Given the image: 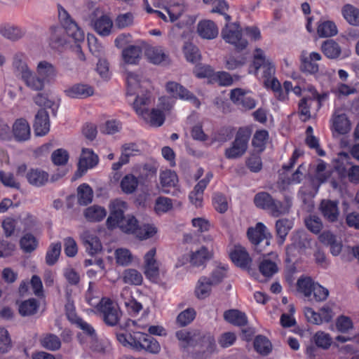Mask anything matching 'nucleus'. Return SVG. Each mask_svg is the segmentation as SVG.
I'll return each mask as SVG.
<instances>
[{
	"mask_svg": "<svg viewBox=\"0 0 359 359\" xmlns=\"http://www.w3.org/2000/svg\"><path fill=\"white\" fill-rule=\"evenodd\" d=\"M57 75V71L52 63L41 60L37 63L35 72L31 71L25 86L31 90L40 92L46 84L54 81Z\"/></svg>",
	"mask_w": 359,
	"mask_h": 359,
	"instance_id": "obj_1",
	"label": "nucleus"
},
{
	"mask_svg": "<svg viewBox=\"0 0 359 359\" xmlns=\"http://www.w3.org/2000/svg\"><path fill=\"white\" fill-rule=\"evenodd\" d=\"M123 232L133 234L140 240H147L157 233V228L150 224H140L137 219L130 215H126L118 221L117 226Z\"/></svg>",
	"mask_w": 359,
	"mask_h": 359,
	"instance_id": "obj_2",
	"label": "nucleus"
},
{
	"mask_svg": "<svg viewBox=\"0 0 359 359\" xmlns=\"http://www.w3.org/2000/svg\"><path fill=\"white\" fill-rule=\"evenodd\" d=\"M221 35L225 42L233 45L238 50L248 46V41L242 37L241 28L238 22H227L222 28Z\"/></svg>",
	"mask_w": 359,
	"mask_h": 359,
	"instance_id": "obj_3",
	"label": "nucleus"
},
{
	"mask_svg": "<svg viewBox=\"0 0 359 359\" xmlns=\"http://www.w3.org/2000/svg\"><path fill=\"white\" fill-rule=\"evenodd\" d=\"M247 236L251 243L254 245L256 252H261L260 243H264V247L270 245V240L272 237L266 226L262 222H258L255 227L248 229Z\"/></svg>",
	"mask_w": 359,
	"mask_h": 359,
	"instance_id": "obj_4",
	"label": "nucleus"
},
{
	"mask_svg": "<svg viewBox=\"0 0 359 359\" xmlns=\"http://www.w3.org/2000/svg\"><path fill=\"white\" fill-rule=\"evenodd\" d=\"M249 139L250 133L248 131L240 129L236 135L231 147L225 150L224 155L226 158L234 159L242 156L247 150Z\"/></svg>",
	"mask_w": 359,
	"mask_h": 359,
	"instance_id": "obj_5",
	"label": "nucleus"
},
{
	"mask_svg": "<svg viewBox=\"0 0 359 359\" xmlns=\"http://www.w3.org/2000/svg\"><path fill=\"white\" fill-rule=\"evenodd\" d=\"M58 15L67 35L72 37L76 43L83 42L85 39L83 31L79 27L67 11L62 6L58 7Z\"/></svg>",
	"mask_w": 359,
	"mask_h": 359,
	"instance_id": "obj_6",
	"label": "nucleus"
},
{
	"mask_svg": "<svg viewBox=\"0 0 359 359\" xmlns=\"http://www.w3.org/2000/svg\"><path fill=\"white\" fill-rule=\"evenodd\" d=\"M175 336L180 341V348H182L184 356H189V347L194 346L197 344L198 341L203 340V337L201 332L194 330L192 332H187L186 330H179L176 332Z\"/></svg>",
	"mask_w": 359,
	"mask_h": 359,
	"instance_id": "obj_7",
	"label": "nucleus"
},
{
	"mask_svg": "<svg viewBox=\"0 0 359 359\" xmlns=\"http://www.w3.org/2000/svg\"><path fill=\"white\" fill-rule=\"evenodd\" d=\"M126 208L127 203L120 199H115L110 203V214L106 221L109 229L116 228L118 221L126 216L124 215V211Z\"/></svg>",
	"mask_w": 359,
	"mask_h": 359,
	"instance_id": "obj_8",
	"label": "nucleus"
},
{
	"mask_svg": "<svg viewBox=\"0 0 359 359\" xmlns=\"http://www.w3.org/2000/svg\"><path fill=\"white\" fill-rule=\"evenodd\" d=\"M319 211L325 221L329 223H336L340 217L339 202L330 199H323L319 205Z\"/></svg>",
	"mask_w": 359,
	"mask_h": 359,
	"instance_id": "obj_9",
	"label": "nucleus"
},
{
	"mask_svg": "<svg viewBox=\"0 0 359 359\" xmlns=\"http://www.w3.org/2000/svg\"><path fill=\"white\" fill-rule=\"evenodd\" d=\"M322 60V56L319 53L311 52L307 53L306 50L302 52L300 56L301 70L309 74H316L319 71L318 65L316 64L317 61Z\"/></svg>",
	"mask_w": 359,
	"mask_h": 359,
	"instance_id": "obj_10",
	"label": "nucleus"
},
{
	"mask_svg": "<svg viewBox=\"0 0 359 359\" xmlns=\"http://www.w3.org/2000/svg\"><path fill=\"white\" fill-rule=\"evenodd\" d=\"M156 248L150 249L144 255V274L147 278L156 281L159 276L158 264L155 259Z\"/></svg>",
	"mask_w": 359,
	"mask_h": 359,
	"instance_id": "obj_11",
	"label": "nucleus"
},
{
	"mask_svg": "<svg viewBox=\"0 0 359 359\" xmlns=\"http://www.w3.org/2000/svg\"><path fill=\"white\" fill-rule=\"evenodd\" d=\"M166 90L174 97H179L180 99H185L193 102L194 104L198 107L201 104L198 99L187 90L182 85L174 82L170 81L166 84Z\"/></svg>",
	"mask_w": 359,
	"mask_h": 359,
	"instance_id": "obj_12",
	"label": "nucleus"
},
{
	"mask_svg": "<svg viewBox=\"0 0 359 359\" xmlns=\"http://www.w3.org/2000/svg\"><path fill=\"white\" fill-rule=\"evenodd\" d=\"M332 127L338 134L344 135L351 130V122L347 115L339 109H336L332 116Z\"/></svg>",
	"mask_w": 359,
	"mask_h": 359,
	"instance_id": "obj_13",
	"label": "nucleus"
},
{
	"mask_svg": "<svg viewBox=\"0 0 359 359\" xmlns=\"http://www.w3.org/2000/svg\"><path fill=\"white\" fill-rule=\"evenodd\" d=\"M12 133L18 142H25L29 140L31 128L28 121L22 118L16 119L13 124Z\"/></svg>",
	"mask_w": 359,
	"mask_h": 359,
	"instance_id": "obj_14",
	"label": "nucleus"
},
{
	"mask_svg": "<svg viewBox=\"0 0 359 359\" xmlns=\"http://www.w3.org/2000/svg\"><path fill=\"white\" fill-rule=\"evenodd\" d=\"M231 101L245 109H252L255 107L256 102L253 97L248 95L241 88H235L231 91Z\"/></svg>",
	"mask_w": 359,
	"mask_h": 359,
	"instance_id": "obj_15",
	"label": "nucleus"
},
{
	"mask_svg": "<svg viewBox=\"0 0 359 359\" xmlns=\"http://www.w3.org/2000/svg\"><path fill=\"white\" fill-rule=\"evenodd\" d=\"M13 67L17 75L23 81L25 85L28 80L32 69L28 67L26 57L22 53H18L13 56Z\"/></svg>",
	"mask_w": 359,
	"mask_h": 359,
	"instance_id": "obj_16",
	"label": "nucleus"
},
{
	"mask_svg": "<svg viewBox=\"0 0 359 359\" xmlns=\"http://www.w3.org/2000/svg\"><path fill=\"white\" fill-rule=\"evenodd\" d=\"M98 163V156L91 149H83L82 154L78 163V170L81 176L88 168L95 166Z\"/></svg>",
	"mask_w": 359,
	"mask_h": 359,
	"instance_id": "obj_17",
	"label": "nucleus"
},
{
	"mask_svg": "<svg viewBox=\"0 0 359 359\" xmlns=\"http://www.w3.org/2000/svg\"><path fill=\"white\" fill-rule=\"evenodd\" d=\"M197 33L202 39L212 40L218 36L219 29L213 21L203 20L197 25Z\"/></svg>",
	"mask_w": 359,
	"mask_h": 359,
	"instance_id": "obj_18",
	"label": "nucleus"
},
{
	"mask_svg": "<svg viewBox=\"0 0 359 359\" xmlns=\"http://www.w3.org/2000/svg\"><path fill=\"white\" fill-rule=\"evenodd\" d=\"M33 127L35 134L38 136H43L48 133L50 130L49 115L46 109H41L38 111L35 116Z\"/></svg>",
	"mask_w": 359,
	"mask_h": 359,
	"instance_id": "obj_19",
	"label": "nucleus"
},
{
	"mask_svg": "<svg viewBox=\"0 0 359 359\" xmlns=\"http://www.w3.org/2000/svg\"><path fill=\"white\" fill-rule=\"evenodd\" d=\"M292 205V198L290 196H285L284 201L273 198L267 212L273 217H279L287 215L290 211Z\"/></svg>",
	"mask_w": 359,
	"mask_h": 359,
	"instance_id": "obj_20",
	"label": "nucleus"
},
{
	"mask_svg": "<svg viewBox=\"0 0 359 359\" xmlns=\"http://www.w3.org/2000/svg\"><path fill=\"white\" fill-rule=\"evenodd\" d=\"M64 92L69 97L83 99L93 94V88L88 85L77 83L66 88Z\"/></svg>",
	"mask_w": 359,
	"mask_h": 359,
	"instance_id": "obj_21",
	"label": "nucleus"
},
{
	"mask_svg": "<svg viewBox=\"0 0 359 359\" xmlns=\"http://www.w3.org/2000/svg\"><path fill=\"white\" fill-rule=\"evenodd\" d=\"M81 238L88 254L93 255L102 250L99 238L89 231H85L81 235Z\"/></svg>",
	"mask_w": 359,
	"mask_h": 359,
	"instance_id": "obj_22",
	"label": "nucleus"
},
{
	"mask_svg": "<svg viewBox=\"0 0 359 359\" xmlns=\"http://www.w3.org/2000/svg\"><path fill=\"white\" fill-rule=\"evenodd\" d=\"M232 262L241 268H247L252 262L249 254L242 246H235V249L230 254Z\"/></svg>",
	"mask_w": 359,
	"mask_h": 359,
	"instance_id": "obj_23",
	"label": "nucleus"
},
{
	"mask_svg": "<svg viewBox=\"0 0 359 359\" xmlns=\"http://www.w3.org/2000/svg\"><path fill=\"white\" fill-rule=\"evenodd\" d=\"M320 50L324 55L330 60L338 59L341 54V46L333 39H327L323 41Z\"/></svg>",
	"mask_w": 359,
	"mask_h": 359,
	"instance_id": "obj_24",
	"label": "nucleus"
},
{
	"mask_svg": "<svg viewBox=\"0 0 359 359\" xmlns=\"http://www.w3.org/2000/svg\"><path fill=\"white\" fill-rule=\"evenodd\" d=\"M203 352H195L190 355L192 359H205L208 355L212 353L215 348V341L213 337L210 335L203 336L201 341Z\"/></svg>",
	"mask_w": 359,
	"mask_h": 359,
	"instance_id": "obj_25",
	"label": "nucleus"
},
{
	"mask_svg": "<svg viewBox=\"0 0 359 359\" xmlns=\"http://www.w3.org/2000/svg\"><path fill=\"white\" fill-rule=\"evenodd\" d=\"M141 116L144 121L151 126L159 127L162 126L165 121V114L161 109H153L150 112L146 110Z\"/></svg>",
	"mask_w": 359,
	"mask_h": 359,
	"instance_id": "obj_26",
	"label": "nucleus"
},
{
	"mask_svg": "<svg viewBox=\"0 0 359 359\" xmlns=\"http://www.w3.org/2000/svg\"><path fill=\"white\" fill-rule=\"evenodd\" d=\"M293 222L288 219H279L276 221L275 228L278 237V243L283 244L289 231L292 229Z\"/></svg>",
	"mask_w": 359,
	"mask_h": 359,
	"instance_id": "obj_27",
	"label": "nucleus"
},
{
	"mask_svg": "<svg viewBox=\"0 0 359 359\" xmlns=\"http://www.w3.org/2000/svg\"><path fill=\"white\" fill-rule=\"evenodd\" d=\"M142 48L139 46H128L122 51L123 61L130 65H136L141 59Z\"/></svg>",
	"mask_w": 359,
	"mask_h": 359,
	"instance_id": "obj_28",
	"label": "nucleus"
},
{
	"mask_svg": "<svg viewBox=\"0 0 359 359\" xmlns=\"http://www.w3.org/2000/svg\"><path fill=\"white\" fill-rule=\"evenodd\" d=\"M315 283L309 276H301L297 282V292L307 300L310 299L312 297V290Z\"/></svg>",
	"mask_w": 359,
	"mask_h": 359,
	"instance_id": "obj_29",
	"label": "nucleus"
},
{
	"mask_svg": "<svg viewBox=\"0 0 359 359\" xmlns=\"http://www.w3.org/2000/svg\"><path fill=\"white\" fill-rule=\"evenodd\" d=\"M28 182L36 187H41L44 185L48 180V174L40 169H31L26 174Z\"/></svg>",
	"mask_w": 359,
	"mask_h": 359,
	"instance_id": "obj_30",
	"label": "nucleus"
},
{
	"mask_svg": "<svg viewBox=\"0 0 359 359\" xmlns=\"http://www.w3.org/2000/svg\"><path fill=\"white\" fill-rule=\"evenodd\" d=\"M146 55L149 60L155 64L168 63V55L161 47H150L147 49Z\"/></svg>",
	"mask_w": 359,
	"mask_h": 359,
	"instance_id": "obj_31",
	"label": "nucleus"
},
{
	"mask_svg": "<svg viewBox=\"0 0 359 359\" xmlns=\"http://www.w3.org/2000/svg\"><path fill=\"white\" fill-rule=\"evenodd\" d=\"M83 215L90 222H99L106 217L107 210L103 207L94 205L87 208L84 210Z\"/></svg>",
	"mask_w": 359,
	"mask_h": 359,
	"instance_id": "obj_32",
	"label": "nucleus"
},
{
	"mask_svg": "<svg viewBox=\"0 0 359 359\" xmlns=\"http://www.w3.org/2000/svg\"><path fill=\"white\" fill-rule=\"evenodd\" d=\"M292 245L299 250L310 248L311 239L309 236L304 231H295L291 238Z\"/></svg>",
	"mask_w": 359,
	"mask_h": 359,
	"instance_id": "obj_33",
	"label": "nucleus"
},
{
	"mask_svg": "<svg viewBox=\"0 0 359 359\" xmlns=\"http://www.w3.org/2000/svg\"><path fill=\"white\" fill-rule=\"evenodd\" d=\"M341 14L346 22L353 26H359V9L346 4L341 8Z\"/></svg>",
	"mask_w": 359,
	"mask_h": 359,
	"instance_id": "obj_34",
	"label": "nucleus"
},
{
	"mask_svg": "<svg viewBox=\"0 0 359 359\" xmlns=\"http://www.w3.org/2000/svg\"><path fill=\"white\" fill-rule=\"evenodd\" d=\"M67 319L72 324L81 329L83 333L91 337L93 339H96L97 336L95 329L79 316H67Z\"/></svg>",
	"mask_w": 359,
	"mask_h": 359,
	"instance_id": "obj_35",
	"label": "nucleus"
},
{
	"mask_svg": "<svg viewBox=\"0 0 359 359\" xmlns=\"http://www.w3.org/2000/svg\"><path fill=\"white\" fill-rule=\"evenodd\" d=\"M113 25L111 20L107 15H102L94 22V29L101 36H108Z\"/></svg>",
	"mask_w": 359,
	"mask_h": 359,
	"instance_id": "obj_36",
	"label": "nucleus"
},
{
	"mask_svg": "<svg viewBox=\"0 0 359 359\" xmlns=\"http://www.w3.org/2000/svg\"><path fill=\"white\" fill-rule=\"evenodd\" d=\"M41 345L46 349L55 351L61 347V341L60 338L54 334L48 333L40 339Z\"/></svg>",
	"mask_w": 359,
	"mask_h": 359,
	"instance_id": "obj_37",
	"label": "nucleus"
},
{
	"mask_svg": "<svg viewBox=\"0 0 359 359\" xmlns=\"http://www.w3.org/2000/svg\"><path fill=\"white\" fill-rule=\"evenodd\" d=\"M212 286L207 276L201 277L196 287V295L201 299L208 297L210 294Z\"/></svg>",
	"mask_w": 359,
	"mask_h": 359,
	"instance_id": "obj_38",
	"label": "nucleus"
},
{
	"mask_svg": "<svg viewBox=\"0 0 359 359\" xmlns=\"http://www.w3.org/2000/svg\"><path fill=\"white\" fill-rule=\"evenodd\" d=\"M0 33L3 36L11 41H17L25 34V32L20 27L13 25L1 27Z\"/></svg>",
	"mask_w": 359,
	"mask_h": 359,
	"instance_id": "obj_39",
	"label": "nucleus"
},
{
	"mask_svg": "<svg viewBox=\"0 0 359 359\" xmlns=\"http://www.w3.org/2000/svg\"><path fill=\"white\" fill-rule=\"evenodd\" d=\"M127 95H133L140 93V89L142 88V80L140 76L134 73L129 72L127 75Z\"/></svg>",
	"mask_w": 359,
	"mask_h": 359,
	"instance_id": "obj_40",
	"label": "nucleus"
},
{
	"mask_svg": "<svg viewBox=\"0 0 359 359\" xmlns=\"http://www.w3.org/2000/svg\"><path fill=\"white\" fill-rule=\"evenodd\" d=\"M78 202L81 205H87L93 201V191L91 187L86 184H81L78 189Z\"/></svg>",
	"mask_w": 359,
	"mask_h": 359,
	"instance_id": "obj_41",
	"label": "nucleus"
},
{
	"mask_svg": "<svg viewBox=\"0 0 359 359\" xmlns=\"http://www.w3.org/2000/svg\"><path fill=\"white\" fill-rule=\"evenodd\" d=\"M39 311L43 312V309L40 310L39 302L34 298L24 301L19 305L20 314H34Z\"/></svg>",
	"mask_w": 359,
	"mask_h": 359,
	"instance_id": "obj_42",
	"label": "nucleus"
},
{
	"mask_svg": "<svg viewBox=\"0 0 359 359\" xmlns=\"http://www.w3.org/2000/svg\"><path fill=\"white\" fill-rule=\"evenodd\" d=\"M273 200V198L268 192L261 191L255 194L253 201L257 208L267 211Z\"/></svg>",
	"mask_w": 359,
	"mask_h": 359,
	"instance_id": "obj_43",
	"label": "nucleus"
},
{
	"mask_svg": "<svg viewBox=\"0 0 359 359\" xmlns=\"http://www.w3.org/2000/svg\"><path fill=\"white\" fill-rule=\"evenodd\" d=\"M141 350H145L149 353L156 354L160 352L161 346L156 339L147 334H143Z\"/></svg>",
	"mask_w": 359,
	"mask_h": 359,
	"instance_id": "obj_44",
	"label": "nucleus"
},
{
	"mask_svg": "<svg viewBox=\"0 0 359 359\" xmlns=\"http://www.w3.org/2000/svg\"><path fill=\"white\" fill-rule=\"evenodd\" d=\"M62 245L60 242L51 243L46 255V263L49 266L54 265L60 255Z\"/></svg>",
	"mask_w": 359,
	"mask_h": 359,
	"instance_id": "obj_45",
	"label": "nucleus"
},
{
	"mask_svg": "<svg viewBox=\"0 0 359 359\" xmlns=\"http://www.w3.org/2000/svg\"><path fill=\"white\" fill-rule=\"evenodd\" d=\"M97 309L102 314H116L118 304L109 298H102L97 304Z\"/></svg>",
	"mask_w": 359,
	"mask_h": 359,
	"instance_id": "obj_46",
	"label": "nucleus"
},
{
	"mask_svg": "<svg viewBox=\"0 0 359 359\" xmlns=\"http://www.w3.org/2000/svg\"><path fill=\"white\" fill-rule=\"evenodd\" d=\"M306 228L313 233L318 234L323 228L321 219L315 215H310L304 219Z\"/></svg>",
	"mask_w": 359,
	"mask_h": 359,
	"instance_id": "obj_47",
	"label": "nucleus"
},
{
	"mask_svg": "<svg viewBox=\"0 0 359 359\" xmlns=\"http://www.w3.org/2000/svg\"><path fill=\"white\" fill-rule=\"evenodd\" d=\"M142 280V274L136 269H126L123 273V280L126 284L139 285Z\"/></svg>",
	"mask_w": 359,
	"mask_h": 359,
	"instance_id": "obj_48",
	"label": "nucleus"
},
{
	"mask_svg": "<svg viewBox=\"0 0 359 359\" xmlns=\"http://www.w3.org/2000/svg\"><path fill=\"white\" fill-rule=\"evenodd\" d=\"M254 347L259 353L262 355H267L271 352L272 345L266 337L258 335L254 341Z\"/></svg>",
	"mask_w": 359,
	"mask_h": 359,
	"instance_id": "obj_49",
	"label": "nucleus"
},
{
	"mask_svg": "<svg viewBox=\"0 0 359 359\" xmlns=\"http://www.w3.org/2000/svg\"><path fill=\"white\" fill-rule=\"evenodd\" d=\"M318 34L320 37H330L337 34V28L332 21H325L318 25Z\"/></svg>",
	"mask_w": 359,
	"mask_h": 359,
	"instance_id": "obj_50",
	"label": "nucleus"
},
{
	"mask_svg": "<svg viewBox=\"0 0 359 359\" xmlns=\"http://www.w3.org/2000/svg\"><path fill=\"white\" fill-rule=\"evenodd\" d=\"M138 180L133 175H126L121 182L122 191L126 194H132L137 189Z\"/></svg>",
	"mask_w": 359,
	"mask_h": 359,
	"instance_id": "obj_51",
	"label": "nucleus"
},
{
	"mask_svg": "<svg viewBox=\"0 0 359 359\" xmlns=\"http://www.w3.org/2000/svg\"><path fill=\"white\" fill-rule=\"evenodd\" d=\"M173 208L172 200L168 197L159 196L155 202V211L157 214L166 213Z\"/></svg>",
	"mask_w": 359,
	"mask_h": 359,
	"instance_id": "obj_52",
	"label": "nucleus"
},
{
	"mask_svg": "<svg viewBox=\"0 0 359 359\" xmlns=\"http://www.w3.org/2000/svg\"><path fill=\"white\" fill-rule=\"evenodd\" d=\"M160 181L163 188H168L175 187L178 179L175 172L167 170L161 172Z\"/></svg>",
	"mask_w": 359,
	"mask_h": 359,
	"instance_id": "obj_53",
	"label": "nucleus"
},
{
	"mask_svg": "<svg viewBox=\"0 0 359 359\" xmlns=\"http://www.w3.org/2000/svg\"><path fill=\"white\" fill-rule=\"evenodd\" d=\"M208 259V250L202 247L200 250L192 252L190 255V262L194 266L203 265Z\"/></svg>",
	"mask_w": 359,
	"mask_h": 359,
	"instance_id": "obj_54",
	"label": "nucleus"
},
{
	"mask_svg": "<svg viewBox=\"0 0 359 359\" xmlns=\"http://www.w3.org/2000/svg\"><path fill=\"white\" fill-rule=\"evenodd\" d=\"M328 296L329 290L316 282L312 290V297L308 301L323 302L327 299Z\"/></svg>",
	"mask_w": 359,
	"mask_h": 359,
	"instance_id": "obj_55",
	"label": "nucleus"
},
{
	"mask_svg": "<svg viewBox=\"0 0 359 359\" xmlns=\"http://www.w3.org/2000/svg\"><path fill=\"white\" fill-rule=\"evenodd\" d=\"M20 244L25 252H31L36 248L38 242L32 234L28 233L22 237Z\"/></svg>",
	"mask_w": 359,
	"mask_h": 359,
	"instance_id": "obj_56",
	"label": "nucleus"
},
{
	"mask_svg": "<svg viewBox=\"0 0 359 359\" xmlns=\"http://www.w3.org/2000/svg\"><path fill=\"white\" fill-rule=\"evenodd\" d=\"M184 53L187 61L195 63L200 60L201 55L198 48L191 43L184 46Z\"/></svg>",
	"mask_w": 359,
	"mask_h": 359,
	"instance_id": "obj_57",
	"label": "nucleus"
},
{
	"mask_svg": "<svg viewBox=\"0 0 359 359\" xmlns=\"http://www.w3.org/2000/svg\"><path fill=\"white\" fill-rule=\"evenodd\" d=\"M0 181L6 187L15 189L20 188V182L15 178L12 172L0 170Z\"/></svg>",
	"mask_w": 359,
	"mask_h": 359,
	"instance_id": "obj_58",
	"label": "nucleus"
},
{
	"mask_svg": "<svg viewBox=\"0 0 359 359\" xmlns=\"http://www.w3.org/2000/svg\"><path fill=\"white\" fill-rule=\"evenodd\" d=\"M259 269L262 275L266 277H271L278 271L276 264L269 259H264L261 262Z\"/></svg>",
	"mask_w": 359,
	"mask_h": 359,
	"instance_id": "obj_59",
	"label": "nucleus"
},
{
	"mask_svg": "<svg viewBox=\"0 0 359 359\" xmlns=\"http://www.w3.org/2000/svg\"><path fill=\"white\" fill-rule=\"evenodd\" d=\"M264 85L276 93L278 100H284L285 99V93L283 91L281 85L276 78L273 77L269 79H266L264 81Z\"/></svg>",
	"mask_w": 359,
	"mask_h": 359,
	"instance_id": "obj_60",
	"label": "nucleus"
},
{
	"mask_svg": "<svg viewBox=\"0 0 359 359\" xmlns=\"http://www.w3.org/2000/svg\"><path fill=\"white\" fill-rule=\"evenodd\" d=\"M137 94V97L133 102V108L136 113L139 116H141L142 114H144V112L146 110H147V109L144 108L143 107L149 104V96L147 94H143L142 95H140L139 93Z\"/></svg>",
	"mask_w": 359,
	"mask_h": 359,
	"instance_id": "obj_61",
	"label": "nucleus"
},
{
	"mask_svg": "<svg viewBox=\"0 0 359 359\" xmlns=\"http://www.w3.org/2000/svg\"><path fill=\"white\" fill-rule=\"evenodd\" d=\"M226 270L227 269L224 266H218L214 269L210 273V277H208L210 284L213 286L219 285L226 277Z\"/></svg>",
	"mask_w": 359,
	"mask_h": 359,
	"instance_id": "obj_62",
	"label": "nucleus"
},
{
	"mask_svg": "<svg viewBox=\"0 0 359 359\" xmlns=\"http://www.w3.org/2000/svg\"><path fill=\"white\" fill-rule=\"evenodd\" d=\"M165 11L169 15L170 20L174 22L186 11V6L184 4L176 3L166 8Z\"/></svg>",
	"mask_w": 359,
	"mask_h": 359,
	"instance_id": "obj_63",
	"label": "nucleus"
},
{
	"mask_svg": "<svg viewBox=\"0 0 359 359\" xmlns=\"http://www.w3.org/2000/svg\"><path fill=\"white\" fill-rule=\"evenodd\" d=\"M51 159L55 165H64L69 159V154L64 149H57L51 155Z\"/></svg>",
	"mask_w": 359,
	"mask_h": 359,
	"instance_id": "obj_64",
	"label": "nucleus"
}]
</instances>
